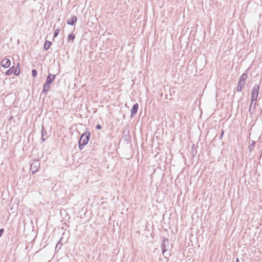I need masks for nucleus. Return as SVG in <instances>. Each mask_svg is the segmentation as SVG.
I'll return each instance as SVG.
<instances>
[{"instance_id": "obj_17", "label": "nucleus", "mask_w": 262, "mask_h": 262, "mask_svg": "<svg viewBox=\"0 0 262 262\" xmlns=\"http://www.w3.org/2000/svg\"><path fill=\"white\" fill-rule=\"evenodd\" d=\"M256 101H254V103H252V108H251V112H250V113H252L255 110V106H256Z\"/></svg>"}, {"instance_id": "obj_21", "label": "nucleus", "mask_w": 262, "mask_h": 262, "mask_svg": "<svg viewBox=\"0 0 262 262\" xmlns=\"http://www.w3.org/2000/svg\"><path fill=\"white\" fill-rule=\"evenodd\" d=\"M13 73H14L15 75H16V76L18 75L19 74V73H20L19 69L18 70H17V69L15 68V70L14 71Z\"/></svg>"}, {"instance_id": "obj_23", "label": "nucleus", "mask_w": 262, "mask_h": 262, "mask_svg": "<svg viewBox=\"0 0 262 262\" xmlns=\"http://www.w3.org/2000/svg\"><path fill=\"white\" fill-rule=\"evenodd\" d=\"M4 232V229H0V237L2 236L3 232Z\"/></svg>"}, {"instance_id": "obj_1", "label": "nucleus", "mask_w": 262, "mask_h": 262, "mask_svg": "<svg viewBox=\"0 0 262 262\" xmlns=\"http://www.w3.org/2000/svg\"><path fill=\"white\" fill-rule=\"evenodd\" d=\"M90 138V133L86 132L82 135L79 141V148L82 149L83 147L88 143Z\"/></svg>"}, {"instance_id": "obj_13", "label": "nucleus", "mask_w": 262, "mask_h": 262, "mask_svg": "<svg viewBox=\"0 0 262 262\" xmlns=\"http://www.w3.org/2000/svg\"><path fill=\"white\" fill-rule=\"evenodd\" d=\"M41 140L42 141H45L46 140V138H44V137L46 135L47 133L46 131L45 130L44 127L42 126V129H41Z\"/></svg>"}, {"instance_id": "obj_24", "label": "nucleus", "mask_w": 262, "mask_h": 262, "mask_svg": "<svg viewBox=\"0 0 262 262\" xmlns=\"http://www.w3.org/2000/svg\"><path fill=\"white\" fill-rule=\"evenodd\" d=\"M223 135H224V131L222 130V133H221V138H222L223 137Z\"/></svg>"}, {"instance_id": "obj_16", "label": "nucleus", "mask_w": 262, "mask_h": 262, "mask_svg": "<svg viewBox=\"0 0 262 262\" xmlns=\"http://www.w3.org/2000/svg\"><path fill=\"white\" fill-rule=\"evenodd\" d=\"M68 39L69 40H73L75 39V35L73 33L70 34L68 36Z\"/></svg>"}, {"instance_id": "obj_11", "label": "nucleus", "mask_w": 262, "mask_h": 262, "mask_svg": "<svg viewBox=\"0 0 262 262\" xmlns=\"http://www.w3.org/2000/svg\"><path fill=\"white\" fill-rule=\"evenodd\" d=\"M258 96H256V95H252L251 96V101L250 104V106L249 110V112H251V108L252 106V103H254V101H257V98Z\"/></svg>"}, {"instance_id": "obj_25", "label": "nucleus", "mask_w": 262, "mask_h": 262, "mask_svg": "<svg viewBox=\"0 0 262 262\" xmlns=\"http://www.w3.org/2000/svg\"><path fill=\"white\" fill-rule=\"evenodd\" d=\"M236 262H239L238 258L236 259Z\"/></svg>"}, {"instance_id": "obj_15", "label": "nucleus", "mask_w": 262, "mask_h": 262, "mask_svg": "<svg viewBox=\"0 0 262 262\" xmlns=\"http://www.w3.org/2000/svg\"><path fill=\"white\" fill-rule=\"evenodd\" d=\"M59 31H60V28H57V29H56L55 30V32H54V37H56L58 36V34L59 33Z\"/></svg>"}, {"instance_id": "obj_20", "label": "nucleus", "mask_w": 262, "mask_h": 262, "mask_svg": "<svg viewBox=\"0 0 262 262\" xmlns=\"http://www.w3.org/2000/svg\"><path fill=\"white\" fill-rule=\"evenodd\" d=\"M37 72L36 70H33L32 71V75L33 77H36L37 76Z\"/></svg>"}, {"instance_id": "obj_5", "label": "nucleus", "mask_w": 262, "mask_h": 262, "mask_svg": "<svg viewBox=\"0 0 262 262\" xmlns=\"http://www.w3.org/2000/svg\"><path fill=\"white\" fill-rule=\"evenodd\" d=\"M10 60L9 59L5 58L1 61V66L5 68H8L10 66Z\"/></svg>"}, {"instance_id": "obj_19", "label": "nucleus", "mask_w": 262, "mask_h": 262, "mask_svg": "<svg viewBox=\"0 0 262 262\" xmlns=\"http://www.w3.org/2000/svg\"><path fill=\"white\" fill-rule=\"evenodd\" d=\"M61 246H62V244L59 241L56 246L55 249H60L61 247Z\"/></svg>"}, {"instance_id": "obj_12", "label": "nucleus", "mask_w": 262, "mask_h": 262, "mask_svg": "<svg viewBox=\"0 0 262 262\" xmlns=\"http://www.w3.org/2000/svg\"><path fill=\"white\" fill-rule=\"evenodd\" d=\"M15 70V67L12 66L11 67L9 70H8L6 72V75H10L12 74V73L14 72V71Z\"/></svg>"}, {"instance_id": "obj_2", "label": "nucleus", "mask_w": 262, "mask_h": 262, "mask_svg": "<svg viewBox=\"0 0 262 262\" xmlns=\"http://www.w3.org/2000/svg\"><path fill=\"white\" fill-rule=\"evenodd\" d=\"M247 78V74L244 73L240 77L239 80L238 82V84L236 88V91L237 92H241L243 88V86L245 84V81Z\"/></svg>"}, {"instance_id": "obj_8", "label": "nucleus", "mask_w": 262, "mask_h": 262, "mask_svg": "<svg viewBox=\"0 0 262 262\" xmlns=\"http://www.w3.org/2000/svg\"><path fill=\"white\" fill-rule=\"evenodd\" d=\"M55 78V75H51V74H49V75L48 76L46 82L47 83H49L51 84V83L52 82V81L54 80Z\"/></svg>"}, {"instance_id": "obj_7", "label": "nucleus", "mask_w": 262, "mask_h": 262, "mask_svg": "<svg viewBox=\"0 0 262 262\" xmlns=\"http://www.w3.org/2000/svg\"><path fill=\"white\" fill-rule=\"evenodd\" d=\"M139 107V105L138 103H136L134 105L133 107L131 109V117H133L135 114L137 113Z\"/></svg>"}, {"instance_id": "obj_6", "label": "nucleus", "mask_w": 262, "mask_h": 262, "mask_svg": "<svg viewBox=\"0 0 262 262\" xmlns=\"http://www.w3.org/2000/svg\"><path fill=\"white\" fill-rule=\"evenodd\" d=\"M259 84H255L252 89L251 93L252 95H256V96H258V93H259Z\"/></svg>"}, {"instance_id": "obj_3", "label": "nucleus", "mask_w": 262, "mask_h": 262, "mask_svg": "<svg viewBox=\"0 0 262 262\" xmlns=\"http://www.w3.org/2000/svg\"><path fill=\"white\" fill-rule=\"evenodd\" d=\"M169 247V242L168 239L166 238H163V243L161 245V248L163 254H165L167 252Z\"/></svg>"}, {"instance_id": "obj_4", "label": "nucleus", "mask_w": 262, "mask_h": 262, "mask_svg": "<svg viewBox=\"0 0 262 262\" xmlns=\"http://www.w3.org/2000/svg\"><path fill=\"white\" fill-rule=\"evenodd\" d=\"M40 166V162L38 160H34L30 165V170L33 174L36 172Z\"/></svg>"}, {"instance_id": "obj_10", "label": "nucleus", "mask_w": 262, "mask_h": 262, "mask_svg": "<svg viewBox=\"0 0 262 262\" xmlns=\"http://www.w3.org/2000/svg\"><path fill=\"white\" fill-rule=\"evenodd\" d=\"M50 88V84L45 82V83L44 84V85L43 86L42 92L43 93H46L47 92L49 91Z\"/></svg>"}, {"instance_id": "obj_18", "label": "nucleus", "mask_w": 262, "mask_h": 262, "mask_svg": "<svg viewBox=\"0 0 262 262\" xmlns=\"http://www.w3.org/2000/svg\"><path fill=\"white\" fill-rule=\"evenodd\" d=\"M255 142L254 141H252V142H251V143L250 145H249V150H251L253 149V146H254V145H255Z\"/></svg>"}, {"instance_id": "obj_14", "label": "nucleus", "mask_w": 262, "mask_h": 262, "mask_svg": "<svg viewBox=\"0 0 262 262\" xmlns=\"http://www.w3.org/2000/svg\"><path fill=\"white\" fill-rule=\"evenodd\" d=\"M50 45H51V42H50L49 41H48V40H46L44 43V46H43L44 49L46 50H48L50 47Z\"/></svg>"}, {"instance_id": "obj_22", "label": "nucleus", "mask_w": 262, "mask_h": 262, "mask_svg": "<svg viewBox=\"0 0 262 262\" xmlns=\"http://www.w3.org/2000/svg\"><path fill=\"white\" fill-rule=\"evenodd\" d=\"M96 128L97 129H100L101 128V126L100 125V124H98L96 127Z\"/></svg>"}, {"instance_id": "obj_9", "label": "nucleus", "mask_w": 262, "mask_h": 262, "mask_svg": "<svg viewBox=\"0 0 262 262\" xmlns=\"http://www.w3.org/2000/svg\"><path fill=\"white\" fill-rule=\"evenodd\" d=\"M77 21V17L75 16H73L71 19H68L67 21V23L69 25H74L75 23Z\"/></svg>"}]
</instances>
